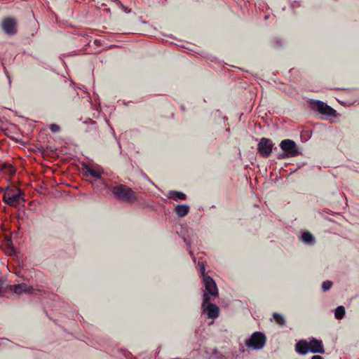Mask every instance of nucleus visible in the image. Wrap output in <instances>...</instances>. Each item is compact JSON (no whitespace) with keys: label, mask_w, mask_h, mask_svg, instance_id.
Returning a JSON list of instances; mask_svg holds the SVG:
<instances>
[{"label":"nucleus","mask_w":359,"mask_h":359,"mask_svg":"<svg viewBox=\"0 0 359 359\" xmlns=\"http://www.w3.org/2000/svg\"><path fill=\"white\" fill-rule=\"evenodd\" d=\"M114 197L123 202L133 203L137 201V197L131 188L125 184L108 187Z\"/></svg>","instance_id":"obj_1"},{"label":"nucleus","mask_w":359,"mask_h":359,"mask_svg":"<svg viewBox=\"0 0 359 359\" xmlns=\"http://www.w3.org/2000/svg\"><path fill=\"white\" fill-rule=\"evenodd\" d=\"M3 201L11 207H17L20 201H25L23 191L18 187H7L4 193Z\"/></svg>","instance_id":"obj_2"},{"label":"nucleus","mask_w":359,"mask_h":359,"mask_svg":"<svg viewBox=\"0 0 359 359\" xmlns=\"http://www.w3.org/2000/svg\"><path fill=\"white\" fill-rule=\"evenodd\" d=\"M203 283L205 290L203 295V306L210 302L212 297L215 298L218 296V290L215 280L210 277L207 276L203 278Z\"/></svg>","instance_id":"obj_3"},{"label":"nucleus","mask_w":359,"mask_h":359,"mask_svg":"<svg viewBox=\"0 0 359 359\" xmlns=\"http://www.w3.org/2000/svg\"><path fill=\"white\" fill-rule=\"evenodd\" d=\"M266 343V337L262 332H255L250 337L245 339V346L251 350H261Z\"/></svg>","instance_id":"obj_4"},{"label":"nucleus","mask_w":359,"mask_h":359,"mask_svg":"<svg viewBox=\"0 0 359 359\" xmlns=\"http://www.w3.org/2000/svg\"><path fill=\"white\" fill-rule=\"evenodd\" d=\"M273 146L274 144L271 140L262 137L257 144V152L260 156L268 158L273 151Z\"/></svg>","instance_id":"obj_5"},{"label":"nucleus","mask_w":359,"mask_h":359,"mask_svg":"<svg viewBox=\"0 0 359 359\" xmlns=\"http://www.w3.org/2000/svg\"><path fill=\"white\" fill-rule=\"evenodd\" d=\"M280 147L286 157H294L299 154L295 142L292 140L286 139L281 141Z\"/></svg>","instance_id":"obj_6"},{"label":"nucleus","mask_w":359,"mask_h":359,"mask_svg":"<svg viewBox=\"0 0 359 359\" xmlns=\"http://www.w3.org/2000/svg\"><path fill=\"white\" fill-rule=\"evenodd\" d=\"M83 170L91 177H94L96 180L103 186H105L102 175L104 174L103 168L95 164H83Z\"/></svg>","instance_id":"obj_7"},{"label":"nucleus","mask_w":359,"mask_h":359,"mask_svg":"<svg viewBox=\"0 0 359 359\" xmlns=\"http://www.w3.org/2000/svg\"><path fill=\"white\" fill-rule=\"evenodd\" d=\"M312 108L323 115L334 116L336 114V111L334 109L320 100L314 101L312 103Z\"/></svg>","instance_id":"obj_8"},{"label":"nucleus","mask_w":359,"mask_h":359,"mask_svg":"<svg viewBox=\"0 0 359 359\" xmlns=\"http://www.w3.org/2000/svg\"><path fill=\"white\" fill-rule=\"evenodd\" d=\"M3 31L8 35H14L17 33V22L13 18H6L1 22Z\"/></svg>","instance_id":"obj_9"},{"label":"nucleus","mask_w":359,"mask_h":359,"mask_svg":"<svg viewBox=\"0 0 359 359\" xmlns=\"http://www.w3.org/2000/svg\"><path fill=\"white\" fill-rule=\"evenodd\" d=\"M202 309L206 312L208 318L215 319L219 316V309L215 304L208 302L205 306L202 305Z\"/></svg>","instance_id":"obj_10"},{"label":"nucleus","mask_w":359,"mask_h":359,"mask_svg":"<svg viewBox=\"0 0 359 359\" xmlns=\"http://www.w3.org/2000/svg\"><path fill=\"white\" fill-rule=\"evenodd\" d=\"M309 351L311 353L321 354L325 353L322 341L313 338L309 342Z\"/></svg>","instance_id":"obj_11"},{"label":"nucleus","mask_w":359,"mask_h":359,"mask_svg":"<svg viewBox=\"0 0 359 359\" xmlns=\"http://www.w3.org/2000/svg\"><path fill=\"white\" fill-rule=\"evenodd\" d=\"M11 287H13V292L17 294H21L22 293L31 294L34 291V288L26 283L14 285Z\"/></svg>","instance_id":"obj_12"},{"label":"nucleus","mask_w":359,"mask_h":359,"mask_svg":"<svg viewBox=\"0 0 359 359\" xmlns=\"http://www.w3.org/2000/svg\"><path fill=\"white\" fill-rule=\"evenodd\" d=\"M295 351L301 355H306L309 351V342L304 339L299 341L295 345Z\"/></svg>","instance_id":"obj_13"},{"label":"nucleus","mask_w":359,"mask_h":359,"mask_svg":"<svg viewBox=\"0 0 359 359\" xmlns=\"http://www.w3.org/2000/svg\"><path fill=\"white\" fill-rule=\"evenodd\" d=\"M16 170L14 166L7 162L0 163V172H4L9 176H13L15 174Z\"/></svg>","instance_id":"obj_14"},{"label":"nucleus","mask_w":359,"mask_h":359,"mask_svg":"<svg viewBox=\"0 0 359 359\" xmlns=\"http://www.w3.org/2000/svg\"><path fill=\"white\" fill-rule=\"evenodd\" d=\"M175 212L178 217H185L189 212V206L187 205H177L175 207Z\"/></svg>","instance_id":"obj_15"},{"label":"nucleus","mask_w":359,"mask_h":359,"mask_svg":"<svg viewBox=\"0 0 359 359\" xmlns=\"http://www.w3.org/2000/svg\"><path fill=\"white\" fill-rule=\"evenodd\" d=\"M168 198H171L174 201H178V200H186L187 196L185 194L181 191H170L168 192Z\"/></svg>","instance_id":"obj_16"},{"label":"nucleus","mask_w":359,"mask_h":359,"mask_svg":"<svg viewBox=\"0 0 359 359\" xmlns=\"http://www.w3.org/2000/svg\"><path fill=\"white\" fill-rule=\"evenodd\" d=\"M301 239L306 244H312L314 242V237L309 231L304 232L302 234Z\"/></svg>","instance_id":"obj_17"},{"label":"nucleus","mask_w":359,"mask_h":359,"mask_svg":"<svg viewBox=\"0 0 359 359\" xmlns=\"http://www.w3.org/2000/svg\"><path fill=\"white\" fill-rule=\"evenodd\" d=\"M345 316V309L343 306H339L334 311V317L337 320L342 319Z\"/></svg>","instance_id":"obj_18"},{"label":"nucleus","mask_w":359,"mask_h":359,"mask_svg":"<svg viewBox=\"0 0 359 359\" xmlns=\"http://www.w3.org/2000/svg\"><path fill=\"white\" fill-rule=\"evenodd\" d=\"M273 317L277 324H278L280 326L285 325V319L283 316H282L278 313H273Z\"/></svg>","instance_id":"obj_19"},{"label":"nucleus","mask_w":359,"mask_h":359,"mask_svg":"<svg viewBox=\"0 0 359 359\" xmlns=\"http://www.w3.org/2000/svg\"><path fill=\"white\" fill-rule=\"evenodd\" d=\"M198 266L199 267V271H200L201 275L203 277V278H204L205 277L208 276L205 273V265H204L203 262H198Z\"/></svg>","instance_id":"obj_20"},{"label":"nucleus","mask_w":359,"mask_h":359,"mask_svg":"<svg viewBox=\"0 0 359 359\" xmlns=\"http://www.w3.org/2000/svg\"><path fill=\"white\" fill-rule=\"evenodd\" d=\"M332 286V282L330 280L324 281L322 284V289L323 291L329 290Z\"/></svg>","instance_id":"obj_21"},{"label":"nucleus","mask_w":359,"mask_h":359,"mask_svg":"<svg viewBox=\"0 0 359 359\" xmlns=\"http://www.w3.org/2000/svg\"><path fill=\"white\" fill-rule=\"evenodd\" d=\"M272 46L275 48H278L283 46V43L280 39L276 38L272 41Z\"/></svg>","instance_id":"obj_22"},{"label":"nucleus","mask_w":359,"mask_h":359,"mask_svg":"<svg viewBox=\"0 0 359 359\" xmlns=\"http://www.w3.org/2000/svg\"><path fill=\"white\" fill-rule=\"evenodd\" d=\"M49 128L52 133H57L60 129V126L55 123L50 124Z\"/></svg>","instance_id":"obj_23"},{"label":"nucleus","mask_w":359,"mask_h":359,"mask_svg":"<svg viewBox=\"0 0 359 359\" xmlns=\"http://www.w3.org/2000/svg\"><path fill=\"white\" fill-rule=\"evenodd\" d=\"M184 241L186 243L187 245L188 246L189 255L192 257L194 262H196V258L194 256L192 250L190 249V245L187 242V239L185 238H184Z\"/></svg>","instance_id":"obj_24"},{"label":"nucleus","mask_w":359,"mask_h":359,"mask_svg":"<svg viewBox=\"0 0 359 359\" xmlns=\"http://www.w3.org/2000/svg\"><path fill=\"white\" fill-rule=\"evenodd\" d=\"M5 282L0 279V296H1L5 292L4 288Z\"/></svg>","instance_id":"obj_25"},{"label":"nucleus","mask_w":359,"mask_h":359,"mask_svg":"<svg viewBox=\"0 0 359 359\" xmlns=\"http://www.w3.org/2000/svg\"><path fill=\"white\" fill-rule=\"evenodd\" d=\"M311 359H323L320 355H313Z\"/></svg>","instance_id":"obj_26"},{"label":"nucleus","mask_w":359,"mask_h":359,"mask_svg":"<svg viewBox=\"0 0 359 359\" xmlns=\"http://www.w3.org/2000/svg\"><path fill=\"white\" fill-rule=\"evenodd\" d=\"M6 76H7V78H8V83H9V84L11 85V77H10V76H9L8 74H6Z\"/></svg>","instance_id":"obj_27"},{"label":"nucleus","mask_w":359,"mask_h":359,"mask_svg":"<svg viewBox=\"0 0 359 359\" xmlns=\"http://www.w3.org/2000/svg\"><path fill=\"white\" fill-rule=\"evenodd\" d=\"M5 190H6V188L5 189L4 188H0V192H4V193Z\"/></svg>","instance_id":"obj_28"}]
</instances>
